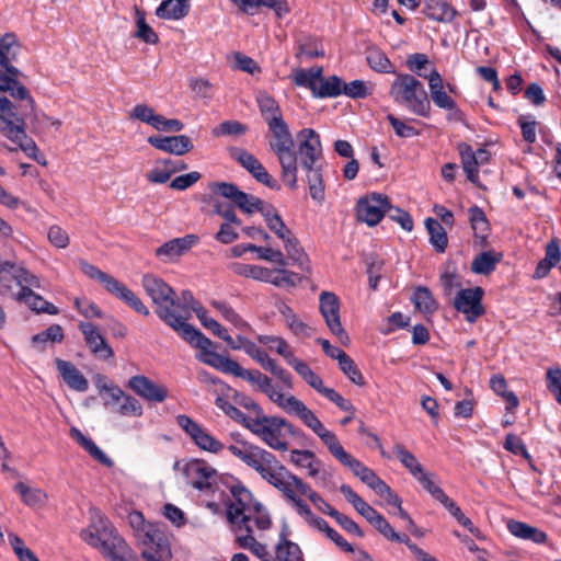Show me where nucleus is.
Returning <instances> with one entry per match:
<instances>
[{
  "mask_svg": "<svg viewBox=\"0 0 561 561\" xmlns=\"http://www.w3.org/2000/svg\"><path fill=\"white\" fill-rule=\"evenodd\" d=\"M176 423L201 449L213 454L224 449V445L218 439L190 416L180 414L176 416Z\"/></svg>",
  "mask_w": 561,
  "mask_h": 561,
  "instance_id": "obj_16",
  "label": "nucleus"
},
{
  "mask_svg": "<svg viewBox=\"0 0 561 561\" xmlns=\"http://www.w3.org/2000/svg\"><path fill=\"white\" fill-rule=\"evenodd\" d=\"M339 367L342 370V373L355 385L357 386H364L365 385V378L360 370L358 369L355 362L346 354L344 353L341 358L337 360Z\"/></svg>",
  "mask_w": 561,
  "mask_h": 561,
  "instance_id": "obj_56",
  "label": "nucleus"
},
{
  "mask_svg": "<svg viewBox=\"0 0 561 561\" xmlns=\"http://www.w3.org/2000/svg\"><path fill=\"white\" fill-rule=\"evenodd\" d=\"M148 142L158 150L175 156H183L193 149L191 139L185 135L165 137L150 136Z\"/></svg>",
  "mask_w": 561,
  "mask_h": 561,
  "instance_id": "obj_24",
  "label": "nucleus"
},
{
  "mask_svg": "<svg viewBox=\"0 0 561 561\" xmlns=\"http://www.w3.org/2000/svg\"><path fill=\"white\" fill-rule=\"evenodd\" d=\"M286 537V533L282 531L275 550L272 553L273 561H301L302 552L300 547Z\"/></svg>",
  "mask_w": 561,
  "mask_h": 561,
  "instance_id": "obj_33",
  "label": "nucleus"
},
{
  "mask_svg": "<svg viewBox=\"0 0 561 561\" xmlns=\"http://www.w3.org/2000/svg\"><path fill=\"white\" fill-rule=\"evenodd\" d=\"M265 283H270L274 286H295L296 285V274L280 268V270H270L268 268V279L264 280Z\"/></svg>",
  "mask_w": 561,
  "mask_h": 561,
  "instance_id": "obj_62",
  "label": "nucleus"
},
{
  "mask_svg": "<svg viewBox=\"0 0 561 561\" xmlns=\"http://www.w3.org/2000/svg\"><path fill=\"white\" fill-rule=\"evenodd\" d=\"M391 209L392 206L386 195L373 193L358 199L356 216L359 221L374 227L379 224L386 213Z\"/></svg>",
  "mask_w": 561,
  "mask_h": 561,
  "instance_id": "obj_14",
  "label": "nucleus"
},
{
  "mask_svg": "<svg viewBox=\"0 0 561 561\" xmlns=\"http://www.w3.org/2000/svg\"><path fill=\"white\" fill-rule=\"evenodd\" d=\"M4 69L7 75H0V131L18 141L25 137L24 123L34 110V100L27 89L18 82L19 69Z\"/></svg>",
  "mask_w": 561,
  "mask_h": 561,
  "instance_id": "obj_1",
  "label": "nucleus"
},
{
  "mask_svg": "<svg viewBox=\"0 0 561 561\" xmlns=\"http://www.w3.org/2000/svg\"><path fill=\"white\" fill-rule=\"evenodd\" d=\"M293 481L296 483V490L301 495H306L312 504L323 514L329 516L333 515V512H336L328 502H325L322 496H320L317 492H314L307 483H305L300 478L295 476Z\"/></svg>",
  "mask_w": 561,
  "mask_h": 561,
  "instance_id": "obj_42",
  "label": "nucleus"
},
{
  "mask_svg": "<svg viewBox=\"0 0 561 561\" xmlns=\"http://www.w3.org/2000/svg\"><path fill=\"white\" fill-rule=\"evenodd\" d=\"M507 529L513 536L524 540H530L535 543H545L548 539L545 531L518 520H510L507 523Z\"/></svg>",
  "mask_w": 561,
  "mask_h": 561,
  "instance_id": "obj_34",
  "label": "nucleus"
},
{
  "mask_svg": "<svg viewBox=\"0 0 561 561\" xmlns=\"http://www.w3.org/2000/svg\"><path fill=\"white\" fill-rule=\"evenodd\" d=\"M228 450L276 489L284 486L286 480H293L295 477L275 455L249 442L237 440L228 446Z\"/></svg>",
  "mask_w": 561,
  "mask_h": 561,
  "instance_id": "obj_3",
  "label": "nucleus"
},
{
  "mask_svg": "<svg viewBox=\"0 0 561 561\" xmlns=\"http://www.w3.org/2000/svg\"><path fill=\"white\" fill-rule=\"evenodd\" d=\"M547 388L554 396V399L561 404V368H549L546 374Z\"/></svg>",
  "mask_w": 561,
  "mask_h": 561,
  "instance_id": "obj_64",
  "label": "nucleus"
},
{
  "mask_svg": "<svg viewBox=\"0 0 561 561\" xmlns=\"http://www.w3.org/2000/svg\"><path fill=\"white\" fill-rule=\"evenodd\" d=\"M387 121L392 126L396 135L400 138H411L420 135V131L410 124L411 121L400 119L393 114H388Z\"/></svg>",
  "mask_w": 561,
  "mask_h": 561,
  "instance_id": "obj_60",
  "label": "nucleus"
},
{
  "mask_svg": "<svg viewBox=\"0 0 561 561\" xmlns=\"http://www.w3.org/2000/svg\"><path fill=\"white\" fill-rule=\"evenodd\" d=\"M184 341L198 348L197 358L225 374H229L234 360L211 350L213 342L193 325H185L178 332Z\"/></svg>",
  "mask_w": 561,
  "mask_h": 561,
  "instance_id": "obj_11",
  "label": "nucleus"
},
{
  "mask_svg": "<svg viewBox=\"0 0 561 561\" xmlns=\"http://www.w3.org/2000/svg\"><path fill=\"white\" fill-rule=\"evenodd\" d=\"M55 365L62 380L70 389L78 392H84L88 390V379L72 363L61 358H56Z\"/></svg>",
  "mask_w": 561,
  "mask_h": 561,
  "instance_id": "obj_25",
  "label": "nucleus"
},
{
  "mask_svg": "<svg viewBox=\"0 0 561 561\" xmlns=\"http://www.w3.org/2000/svg\"><path fill=\"white\" fill-rule=\"evenodd\" d=\"M201 304L194 298L192 291L183 290L180 298L175 297V305L172 310H175V316L184 317V325H191L187 321L194 311Z\"/></svg>",
  "mask_w": 561,
  "mask_h": 561,
  "instance_id": "obj_46",
  "label": "nucleus"
},
{
  "mask_svg": "<svg viewBox=\"0 0 561 561\" xmlns=\"http://www.w3.org/2000/svg\"><path fill=\"white\" fill-rule=\"evenodd\" d=\"M277 490H279L280 492L284 493V495L290 502V504L294 506L296 512L301 517H304V519L306 522H308L310 518H312L313 513H312L311 508L304 500H301L297 495V493H299V492L296 490V483L291 479L286 480L284 482V486H280Z\"/></svg>",
  "mask_w": 561,
  "mask_h": 561,
  "instance_id": "obj_35",
  "label": "nucleus"
},
{
  "mask_svg": "<svg viewBox=\"0 0 561 561\" xmlns=\"http://www.w3.org/2000/svg\"><path fill=\"white\" fill-rule=\"evenodd\" d=\"M232 500L227 505V520L234 534H253V526L266 530L272 525L267 510L253 500L251 492L242 485L231 488Z\"/></svg>",
  "mask_w": 561,
  "mask_h": 561,
  "instance_id": "obj_2",
  "label": "nucleus"
},
{
  "mask_svg": "<svg viewBox=\"0 0 561 561\" xmlns=\"http://www.w3.org/2000/svg\"><path fill=\"white\" fill-rule=\"evenodd\" d=\"M289 366H291L295 371L304 379V381L318 393H321L322 389L325 388L321 377L318 376L304 360L296 358Z\"/></svg>",
  "mask_w": 561,
  "mask_h": 561,
  "instance_id": "obj_47",
  "label": "nucleus"
},
{
  "mask_svg": "<svg viewBox=\"0 0 561 561\" xmlns=\"http://www.w3.org/2000/svg\"><path fill=\"white\" fill-rule=\"evenodd\" d=\"M80 268L87 276L100 282L107 291L114 285V283L117 280L115 277L102 272L95 265H92L85 261L80 262Z\"/></svg>",
  "mask_w": 561,
  "mask_h": 561,
  "instance_id": "obj_57",
  "label": "nucleus"
},
{
  "mask_svg": "<svg viewBox=\"0 0 561 561\" xmlns=\"http://www.w3.org/2000/svg\"><path fill=\"white\" fill-rule=\"evenodd\" d=\"M129 524L137 533L139 542L145 546L141 557L145 561H170L172 552L168 540L154 525L147 523L140 512L128 516Z\"/></svg>",
  "mask_w": 561,
  "mask_h": 561,
  "instance_id": "obj_9",
  "label": "nucleus"
},
{
  "mask_svg": "<svg viewBox=\"0 0 561 561\" xmlns=\"http://www.w3.org/2000/svg\"><path fill=\"white\" fill-rule=\"evenodd\" d=\"M214 192L232 202L238 208L248 215L256 213L263 202L254 195L240 191L238 186L232 183H218L216 184Z\"/></svg>",
  "mask_w": 561,
  "mask_h": 561,
  "instance_id": "obj_19",
  "label": "nucleus"
},
{
  "mask_svg": "<svg viewBox=\"0 0 561 561\" xmlns=\"http://www.w3.org/2000/svg\"><path fill=\"white\" fill-rule=\"evenodd\" d=\"M289 460L297 467L307 469V474L317 479V484L325 488L330 474L323 470L322 461L311 450L293 449Z\"/></svg>",
  "mask_w": 561,
  "mask_h": 561,
  "instance_id": "obj_20",
  "label": "nucleus"
},
{
  "mask_svg": "<svg viewBox=\"0 0 561 561\" xmlns=\"http://www.w3.org/2000/svg\"><path fill=\"white\" fill-rule=\"evenodd\" d=\"M14 491L20 494L22 502L30 507L44 505L47 500L44 491L38 488H32L24 482H18L14 485Z\"/></svg>",
  "mask_w": 561,
  "mask_h": 561,
  "instance_id": "obj_43",
  "label": "nucleus"
},
{
  "mask_svg": "<svg viewBox=\"0 0 561 561\" xmlns=\"http://www.w3.org/2000/svg\"><path fill=\"white\" fill-rule=\"evenodd\" d=\"M117 413L123 416L139 417L142 415L144 409L136 398L125 393V398H122L117 408Z\"/></svg>",
  "mask_w": 561,
  "mask_h": 561,
  "instance_id": "obj_63",
  "label": "nucleus"
},
{
  "mask_svg": "<svg viewBox=\"0 0 561 561\" xmlns=\"http://www.w3.org/2000/svg\"><path fill=\"white\" fill-rule=\"evenodd\" d=\"M415 479L422 485V488L437 502L442 503L448 496L437 483L435 473L424 471Z\"/></svg>",
  "mask_w": 561,
  "mask_h": 561,
  "instance_id": "obj_54",
  "label": "nucleus"
},
{
  "mask_svg": "<svg viewBox=\"0 0 561 561\" xmlns=\"http://www.w3.org/2000/svg\"><path fill=\"white\" fill-rule=\"evenodd\" d=\"M231 158L244 168L259 183L270 188L277 187V182L266 171L260 160L245 149L233 148L231 150Z\"/></svg>",
  "mask_w": 561,
  "mask_h": 561,
  "instance_id": "obj_21",
  "label": "nucleus"
},
{
  "mask_svg": "<svg viewBox=\"0 0 561 561\" xmlns=\"http://www.w3.org/2000/svg\"><path fill=\"white\" fill-rule=\"evenodd\" d=\"M2 268L12 270V276L20 286V289H22L23 287H28L30 289L42 287L39 278L22 266L15 267L14 264L10 262H4Z\"/></svg>",
  "mask_w": 561,
  "mask_h": 561,
  "instance_id": "obj_52",
  "label": "nucleus"
},
{
  "mask_svg": "<svg viewBox=\"0 0 561 561\" xmlns=\"http://www.w3.org/2000/svg\"><path fill=\"white\" fill-rule=\"evenodd\" d=\"M259 389L265 393L268 399L289 415H295L309 427L313 433L321 426L322 422L301 400L295 396H285L282 393L270 377L262 374L256 376Z\"/></svg>",
  "mask_w": 561,
  "mask_h": 561,
  "instance_id": "obj_10",
  "label": "nucleus"
},
{
  "mask_svg": "<svg viewBox=\"0 0 561 561\" xmlns=\"http://www.w3.org/2000/svg\"><path fill=\"white\" fill-rule=\"evenodd\" d=\"M483 296L484 290L479 286L460 289L453 300V306L468 322L473 323L485 312L482 305Z\"/></svg>",
  "mask_w": 561,
  "mask_h": 561,
  "instance_id": "obj_15",
  "label": "nucleus"
},
{
  "mask_svg": "<svg viewBox=\"0 0 561 561\" xmlns=\"http://www.w3.org/2000/svg\"><path fill=\"white\" fill-rule=\"evenodd\" d=\"M20 51V44L14 34H5L0 38V66L3 68L13 67Z\"/></svg>",
  "mask_w": 561,
  "mask_h": 561,
  "instance_id": "obj_41",
  "label": "nucleus"
},
{
  "mask_svg": "<svg viewBox=\"0 0 561 561\" xmlns=\"http://www.w3.org/2000/svg\"><path fill=\"white\" fill-rule=\"evenodd\" d=\"M183 472L187 484L199 491L210 489L218 478L216 469L199 459L190 460Z\"/></svg>",
  "mask_w": 561,
  "mask_h": 561,
  "instance_id": "obj_17",
  "label": "nucleus"
},
{
  "mask_svg": "<svg viewBox=\"0 0 561 561\" xmlns=\"http://www.w3.org/2000/svg\"><path fill=\"white\" fill-rule=\"evenodd\" d=\"M15 299L20 302H24L31 310L39 313H47V314H57L59 312L58 308L45 300L42 296L35 294L32 289L28 287H23L20 289V291L16 294Z\"/></svg>",
  "mask_w": 561,
  "mask_h": 561,
  "instance_id": "obj_27",
  "label": "nucleus"
},
{
  "mask_svg": "<svg viewBox=\"0 0 561 561\" xmlns=\"http://www.w3.org/2000/svg\"><path fill=\"white\" fill-rule=\"evenodd\" d=\"M321 73L322 68L320 67L310 68L308 70L297 69L294 75V82L298 87L310 89L313 95L317 85L321 82Z\"/></svg>",
  "mask_w": 561,
  "mask_h": 561,
  "instance_id": "obj_50",
  "label": "nucleus"
},
{
  "mask_svg": "<svg viewBox=\"0 0 561 561\" xmlns=\"http://www.w3.org/2000/svg\"><path fill=\"white\" fill-rule=\"evenodd\" d=\"M128 388L144 400L163 402L168 397V388L156 383L144 375L133 376L127 383Z\"/></svg>",
  "mask_w": 561,
  "mask_h": 561,
  "instance_id": "obj_22",
  "label": "nucleus"
},
{
  "mask_svg": "<svg viewBox=\"0 0 561 561\" xmlns=\"http://www.w3.org/2000/svg\"><path fill=\"white\" fill-rule=\"evenodd\" d=\"M70 435L100 463L108 467L113 465L112 459L107 457L91 438L84 436L80 430L72 427L70 431Z\"/></svg>",
  "mask_w": 561,
  "mask_h": 561,
  "instance_id": "obj_39",
  "label": "nucleus"
},
{
  "mask_svg": "<svg viewBox=\"0 0 561 561\" xmlns=\"http://www.w3.org/2000/svg\"><path fill=\"white\" fill-rule=\"evenodd\" d=\"M108 293L124 301L139 314L145 317L150 314L148 307L141 301V299L118 279L110 288Z\"/></svg>",
  "mask_w": 561,
  "mask_h": 561,
  "instance_id": "obj_28",
  "label": "nucleus"
},
{
  "mask_svg": "<svg viewBox=\"0 0 561 561\" xmlns=\"http://www.w3.org/2000/svg\"><path fill=\"white\" fill-rule=\"evenodd\" d=\"M298 154L305 170H311L321 157L322 148L319 135L312 128H305L297 135Z\"/></svg>",
  "mask_w": 561,
  "mask_h": 561,
  "instance_id": "obj_18",
  "label": "nucleus"
},
{
  "mask_svg": "<svg viewBox=\"0 0 561 561\" xmlns=\"http://www.w3.org/2000/svg\"><path fill=\"white\" fill-rule=\"evenodd\" d=\"M285 250L288 254V256L297 262L300 266L305 264L307 261L306 253L301 249L299 241L296 237L293 236V233H289L284 239H282Z\"/></svg>",
  "mask_w": 561,
  "mask_h": 561,
  "instance_id": "obj_61",
  "label": "nucleus"
},
{
  "mask_svg": "<svg viewBox=\"0 0 561 561\" xmlns=\"http://www.w3.org/2000/svg\"><path fill=\"white\" fill-rule=\"evenodd\" d=\"M80 537L93 548L100 549L110 561H130L134 552L107 519L100 518L98 525L82 529Z\"/></svg>",
  "mask_w": 561,
  "mask_h": 561,
  "instance_id": "obj_5",
  "label": "nucleus"
},
{
  "mask_svg": "<svg viewBox=\"0 0 561 561\" xmlns=\"http://www.w3.org/2000/svg\"><path fill=\"white\" fill-rule=\"evenodd\" d=\"M271 133L268 146L275 153L282 168V179L290 188L297 187V153L294 138L284 118L267 124Z\"/></svg>",
  "mask_w": 561,
  "mask_h": 561,
  "instance_id": "obj_4",
  "label": "nucleus"
},
{
  "mask_svg": "<svg viewBox=\"0 0 561 561\" xmlns=\"http://www.w3.org/2000/svg\"><path fill=\"white\" fill-rule=\"evenodd\" d=\"M366 60L374 71L380 73H396L394 65L390 61L387 55L378 48L368 49Z\"/></svg>",
  "mask_w": 561,
  "mask_h": 561,
  "instance_id": "obj_49",
  "label": "nucleus"
},
{
  "mask_svg": "<svg viewBox=\"0 0 561 561\" xmlns=\"http://www.w3.org/2000/svg\"><path fill=\"white\" fill-rule=\"evenodd\" d=\"M319 309L330 332L346 345L350 337L341 322L339 297L332 291H322L319 296Z\"/></svg>",
  "mask_w": 561,
  "mask_h": 561,
  "instance_id": "obj_13",
  "label": "nucleus"
},
{
  "mask_svg": "<svg viewBox=\"0 0 561 561\" xmlns=\"http://www.w3.org/2000/svg\"><path fill=\"white\" fill-rule=\"evenodd\" d=\"M188 12L187 0H164L156 10V14L161 19L180 20Z\"/></svg>",
  "mask_w": 561,
  "mask_h": 561,
  "instance_id": "obj_38",
  "label": "nucleus"
},
{
  "mask_svg": "<svg viewBox=\"0 0 561 561\" xmlns=\"http://www.w3.org/2000/svg\"><path fill=\"white\" fill-rule=\"evenodd\" d=\"M314 434L327 446L331 455L340 461L343 466L347 467L363 483L369 486L377 494L386 483L380 479L374 470L365 466L358 459L348 454L339 442L336 435L328 430L323 423L314 432Z\"/></svg>",
  "mask_w": 561,
  "mask_h": 561,
  "instance_id": "obj_8",
  "label": "nucleus"
},
{
  "mask_svg": "<svg viewBox=\"0 0 561 561\" xmlns=\"http://www.w3.org/2000/svg\"><path fill=\"white\" fill-rule=\"evenodd\" d=\"M260 113L266 124L282 119L283 114L276 100L266 92H260L256 96Z\"/></svg>",
  "mask_w": 561,
  "mask_h": 561,
  "instance_id": "obj_37",
  "label": "nucleus"
},
{
  "mask_svg": "<svg viewBox=\"0 0 561 561\" xmlns=\"http://www.w3.org/2000/svg\"><path fill=\"white\" fill-rule=\"evenodd\" d=\"M79 330L83 334L87 346L95 357L100 359H108L114 356L112 346L100 333L96 325L91 322H80Z\"/></svg>",
  "mask_w": 561,
  "mask_h": 561,
  "instance_id": "obj_23",
  "label": "nucleus"
},
{
  "mask_svg": "<svg viewBox=\"0 0 561 561\" xmlns=\"http://www.w3.org/2000/svg\"><path fill=\"white\" fill-rule=\"evenodd\" d=\"M198 238L194 234H187L183 238L172 239L156 250V255L163 261H171L184 254L196 242Z\"/></svg>",
  "mask_w": 561,
  "mask_h": 561,
  "instance_id": "obj_26",
  "label": "nucleus"
},
{
  "mask_svg": "<svg viewBox=\"0 0 561 561\" xmlns=\"http://www.w3.org/2000/svg\"><path fill=\"white\" fill-rule=\"evenodd\" d=\"M425 227L430 234V242L434 249L439 253L445 252L448 244V238L442 224L434 218H427L425 220Z\"/></svg>",
  "mask_w": 561,
  "mask_h": 561,
  "instance_id": "obj_44",
  "label": "nucleus"
},
{
  "mask_svg": "<svg viewBox=\"0 0 561 561\" xmlns=\"http://www.w3.org/2000/svg\"><path fill=\"white\" fill-rule=\"evenodd\" d=\"M561 260V251L559 241L552 239L547 243L546 255L539 261L534 273V278L540 279L546 277L552 267H554Z\"/></svg>",
  "mask_w": 561,
  "mask_h": 561,
  "instance_id": "obj_29",
  "label": "nucleus"
},
{
  "mask_svg": "<svg viewBox=\"0 0 561 561\" xmlns=\"http://www.w3.org/2000/svg\"><path fill=\"white\" fill-rule=\"evenodd\" d=\"M340 491L350 502L356 512L362 515L368 523L373 524L380 515L373 506L363 500L350 485L342 484Z\"/></svg>",
  "mask_w": 561,
  "mask_h": 561,
  "instance_id": "obj_30",
  "label": "nucleus"
},
{
  "mask_svg": "<svg viewBox=\"0 0 561 561\" xmlns=\"http://www.w3.org/2000/svg\"><path fill=\"white\" fill-rule=\"evenodd\" d=\"M239 548L251 551L262 561H273L272 553L265 543L259 542L253 534H234Z\"/></svg>",
  "mask_w": 561,
  "mask_h": 561,
  "instance_id": "obj_36",
  "label": "nucleus"
},
{
  "mask_svg": "<svg viewBox=\"0 0 561 561\" xmlns=\"http://www.w3.org/2000/svg\"><path fill=\"white\" fill-rule=\"evenodd\" d=\"M389 93L397 104L407 107L411 113L422 117L430 116L431 103L427 92L423 83L414 76L397 75Z\"/></svg>",
  "mask_w": 561,
  "mask_h": 561,
  "instance_id": "obj_6",
  "label": "nucleus"
},
{
  "mask_svg": "<svg viewBox=\"0 0 561 561\" xmlns=\"http://www.w3.org/2000/svg\"><path fill=\"white\" fill-rule=\"evenodd\" d=\"M393 454L414 479L425 471L417 458L404 445L397 443L393 446Z\"/></svg>",
  "mask_w": 561,
  "mask_h": 561,
  "instance_id": "obj_40",
  "label": "nucleus"
},
{
  "mask_svg": "<svg viewBox=\"0 0 561 561\" xmlns=\"http://www.w3.org/2000/svg\"><path fill=\"white\" fill-rule=\"evenodd\" d=\"M236 274L253 278L255 280L264 282L268 279V268L254 264H236L233 267Z\"/></svg>",
  "mask_w": 561,
  "mask_h": 561,
  "instance_id": "obj_58",
  "label": "nucleus"
},
{
  "mask_svg": "<svg viewBox=\"0 0 561 561\" xmlns=\"http://www.w3.org/2000/svg\"><path fill=\"white\" fill-rule=\"evenodd\" d=\"M290 425L286 420L277 416L257 415L248 423V430L256 435L268 447L286 451L288 444L283 439L282 430Z\"/></svg>",
  "mask_w": 561,
  "mask_h": 561,
  "instance_id": "obj_12",
  "label": "nucleus"
},
{
  "mask_svg": "<svg viewBox=\"0 0 561 561\" xmlns=\"http://www.w3.org/2000/svg\"><path fill=\"white\" fill-rule=\"evenodd\" d=\"M423 12L428 19L443 23L451 22L457 13L445 0H427Z\"/></svg>",
  "mask_w": 561,
  "mask_h": 561,
  "instance_id": "obj_32",
  "label": "nucleus"
},
{
  "mask_svg": "<svg viewBox=\"0 0 561 561\" xmlns=\"http://www.w3.org/2000/svg\"><path fill=\"white\" fill-rule=\"evenodd\" d=\"M141 285L156 306V314L161 321L175 332L185 327L183 322L184 317L175 316V310H172V307L175 305V291L170 285L152 274L144 275Z\"/></svg>",
  "mask_w": 561,
  "mask_h": 561,
  "instance_id": "obj_7",
  "label": "nucleus"
},
{
  "mask_svg": "<svg viewBox=\"0 0 561 561\" xmlns=\"http://www.w3.org/2000/svg\"><path fill=\"white\" fill-rule=\"evenodd\" d=\"M343 82L336 76L323 78L321 75V82L317 85L313 96L316 98H335L342 94Z\"/></svg>",
  "mask_w": 561,
  "mask_h": 561,
  "instance_id": "obj_53",
  "label": "nucleus"
},
{
  "mask_svg": "<svg viewBox=\"0 0 561 561\" xmlns=\"http://www.w3.org/2000/svg\"><path fill=\"white\" fill-rule=\"evenodd\" d=\"M502 260L501 253L485 251L474 257L471 263V270L476 274H490L494 271L495 265Z\"/></svg>",
  "mask_w": 561,
  "mask_h": 561,
  "instance_id": "obj_51",
  "label": "nucleus"
},
{
  "mask_svg": "<svg viewBox=\"0 0 561 561\" xmlns=\"http://www.w3.org/2000/svg\"><path fill=\"white\" fill-rule=\"evenodd\" d=\"M259 341L267 345L271 351H275L278 355L283 356L288 365L297 358L289 344L282 336L261 335Z\"/></svg>",
  "mask_w": 561,
  "mask_h": 561,
  "instance_id": "obj_45",
  "label": "nucleus"
},
{
  "mask_svg": "<svg viewBox=\"0 0 561 561\" xmlns=\"http://www.w3.org/2000/svg\"><path fill=\"white\" fill-rule=\"evenodd\" d=\"M224 320L229 322L236 329L244 331L249 328V324L226 301L213 300L210 302Z\"/></svg>",
  "mask_w": 561,
  "mask_h": 561,
  "instance_id": "obj_48",
  "label": "nucleus"
},
{
  "mask_svg": "<svg viewBox=\"0 0 561 561\" xmlns=\"http://www.w3.org/2000/svg\"><path fill=\"white\" fill-rule=\"evenodd\" d=\"M461 164L465 173L467 174L468 181H470L472 184L480 186V180H479V163L477 161V158L473 154V149L470 145L466 142H460L457 146Z\"/></svg>",
  "mask_w": 561,
  "mask_h": 561,
  "instance_id": "obj_31",
  "label": "nucleus"
},
{
  "mask_svg": "<svg viewBox=\"0 0 561 561\" xmlns=\"http://www.w3.org/2000/svg\"><path fill=\"white\" fill-rule=\"evenodd\" d=\"M413 302L415 308L424 313H433L438 307L431 290L424 286H420L415 289Z\"/></svg>",
  "mask_w": 561,
  "mask_h": 561,
  "instance_id": "obj_55",
  "label": "nucleus"
},
{
  "mask_svg": "<svg viewBox=\"0 0 561 561\" xmlns=\"http://www.w3.org/2000/svg\"><path fill=\"white\" fill-rule=\"evenodd\" d=\"M469 220L471 224V228L477 236L485 237L489 230V222L484 211L478 207L472 206L469 208Z\"/></svg>",
  "mask_w": 561,
  "mask_h": 561,
  "instance_id": "obj_59",
  "label": "nucleus"
}]
</instances>
